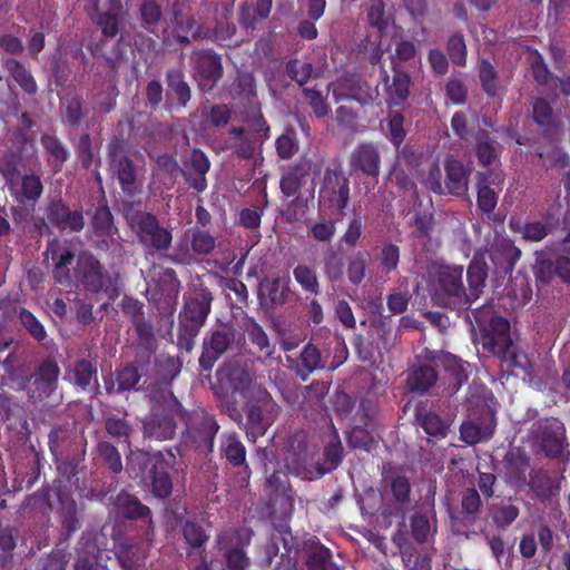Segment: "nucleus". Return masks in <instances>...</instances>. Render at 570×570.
Returning <instances> with one entry per match:
<instances>
[{
  "instance_id": "nucleus-1",
  "label": "nucleus",
  "mask_w": 570,
  "mask_h": 570,
  "mask_svg": "<svg viewBox=\"0 0 570 570\" xmlns=\"http://www.w3.org/2000/svg\"><path fill=\"white\" fill-rule=\"evenodd\" d=\"M183 413V403L171 391L163 394L141 421L142 438L157 442L174 440Z\"/></svg>"
},
{
  "instance_id": "nucleus-2",
  "label": "nucleus",
  "mask_w": 570,
  "mask_h": 570,
  "mask_svg": "<svg viewBox=\"0 0 570 570\" xmlns=\"http://www.w3.org/2000/svg\"><path fill=\"white\" fill-rule=\"evenodd\" d=\"M52 491L50 487H41L29 497V505L41 510L42 513L55 511L59 524V538L69 541L81 528V513L71 493L65 491L60 485L55 490L58 505L53 508L51 503Z\"/></svg>"
},
{
  "instance_id": "nucleus-3",
  "label": "nucleus",
  "mask_w": 570,
  "mask_h": 570,
  "mask_svg": "<svg viewBox=\"0 0 570 570\" xmlns=\"http://www.w3.org/2000/svg\"><path fill=\"white\" fill-rule=\"evenodd\" d=\"M463 266H440L431 281V296L439 306L466 312L471 301L463 282Z\"/></svg>"
},
{
  "instance_id": "nucleus-4",
  "label": "nucleus",
  "mask_w": 570,
  "mask_h": 570,
  "mask_svg": "<svg viewBox=\"0 0 570 570\" xmlns=\"http://www.w3.org/2000/svg\"><path fill=\"white\" fill-rule=\"evenodd\" d=\"M69 287H75L92 295L105 293L109 299H115L119 296V289L112 284L109 272L89 250H82L78 254Z\"/></svg>"
},
{
  "instance_id": "nucleus-5",
  "label": "nucleus",
  "mask_w": 570,
  "mask_h": 570,
  "mask_svg": "<svg viewBox=\"0 0 570 570\" xmlns=\"http://www.w3.org/2000/svg\"><path fill=\"white\" fill-rule=\"evenodd\" d=\"M183 412L180 445L213 452L215 438L220 429L215 415L202 406L188 410L183 405Z\"/></svg>"
},
{
  "instance_id": "nucleus-6",
  "label": "nucleus",
  "mask_w": 570,
  "mask_h": 570,
  "mask_svg": "<svg viewBox=\"0 0 570 570\" xmlns=\"http://www.w3.org/2000/svg\"><path fill=\"white\" fill-rule=\"evenodd\" d=\"M244 409L246 413L244 429L247 438L253 442L266 434L281 411L271 393L262 387L246 399Z\"/></svg>"
},
{
  "instance_id": "nucleus-7",
  "label": "nucleus",
  "mask_w": 570,
  "mask_h": 570,
  "mask_svg": "<svg viewBox=\"0 0 570 570\" xmlns=\"http://www.w3.org/2000/svg\"><path fill=\"white\" fill-rule=\"evenodd\" d=\"M132 222L138 243L146 255L163 256L171 247L173 233L160 224L155 214L138 212Z\"/></svg>"
},
{
  "instance_id": "nucleus-8",
  "label": "nucleus",
  "mask_w": 570,
  "mask_h": 570,
  "mask_svg": "<svg viewBox=\"0 0 570 570\" xmlns=\"http://www.w3.org/2000/svg\"><path fill=\"white\" fill-rule=\"evenodd\" d=\"M60 373L55 358L47 357L40 361L28 380L21 381L26 385L28 400L32 404H38L51 397L58 389Z\"/></svg>"
},
{
  "instance_id": "nucleus-9",
  "label": "nucleus",
  "mask_w": 570,
  "mask_h": 570,
  "mask_svg": "<svg viewBox=\"0 0 570 570\" xmlns=\"http://www.w3.org/2000/svg\"><path fill=\"white\" fill-rule=\"evenodd\" d=\"M109 169L117 178L122 193L129 197L139 193L137 168L128 155V148L122 139H111L107 146Z\"/></svg>"
},
{
  "instance_id": "nucleus-10",
  "label": "nucleus",
  "mask_w": 570,
  "mask_h": 570,
  "mask_svg": "<svg viewBox=\"0 0 570 570\" xmlns=\"http://www.w3.org/2000/svg\"><path fill=\"white\" fill-rule=\"evenodd\" d=\"M250 535L245 541L240 539V530H224L216 535L214 549L217 551L218 564L222 570H247L250 559L245 548L249 544Z\"/></svg>"
},
{
  "instance_id": "nucleus-11",
  "label": "nucleus",
  "mask_w": 570,
  "mask_h": 570,
  "mask_svg": "<svg viewBox=\"0 0 570 570\" xmlns=\"http://www.w3.org/2000/svg\"><path fill=\"white\" fill-rule=\"evenodd\" d=\"M318 203L338 214H345L350 203V179L341 165L325 169L320 187Z\"/></svg>"
},
{
  "instance_id": "nucleus-12",
  "label": "nucleus",
  "mask_w": 570,
  "mask_h": 570,
  "mask_svg": "<svg viewBox=\"0 0 570 570\" xmlns=\"http://www.w3.org/2000/svg\"><path fill=\"white\" fill-rule=\"evenodd\" d=\"M484 314H490V308L473 312L475 323L481 333L482 347L484 351L497 355L504 347H509L512 338L510 335V323L507 318L492 315L487 323Z\"/></svg>"
},
{
  "instance_id": "nucleus-13",
  "label": "nucleus",
  "mask_w": 570,
  "mask_h": 570,
  "mask_svg": "<svg viewBox=\"0 0 570 570\" xmlns=\"http://www.w3.org/2000/svg\"><path fill=\"white\" fill-rule=\"evenodd\" d=\"M534 275L538 282L549 283L554 277L563 283H570V248L561 253L550 249L535 252Z\"/></svg>"
},
{
  "instance_id": "nucleus-14",
  "label": "nucleus",
  "mask_w": 570,
  "mask_h": 570,
  "mask_svg": "<svg viewBox=\"0 0 570 570\" xmlns=\"http://www.w3.org/2000/svg\"><path fill=\"white\" fill-rule=\"evenodd\" d=\"M236 331L232 325H222L210 331L203 341V350L198 360L204 372H210L215 363L232 347Z\"/></svg>"
},
{
  "instance_id": "nucleus-15",
  "label": "nucleus",
  "mask_w": 570,
  "mask_h": 570,
  "mask_svg": "<svg viewBox=\"0 0 570 570\" xmlns=\"http://www.w3.org/2000/svg\"><path fill=\"white\" fill-rule=\"evenodd\" d=\"M46 219L51 228L66 234L80 233L85 227V217L81 210H72L60 196L49 199L45 208Z\"/></svg>"
},
{
  "instance_id": "nucleus-16",
  "label": "nucleus",
  "mask_w": 570,
  "mask_h": 570,
  "mask_svg": "<svg viewBox=\"0 0 570 570\" xmlns=\"http://www.w3.org/2000/svg\"><path fill=\"white\" fill-rule=\"evenodd\" d=\"M531 474L532 469L529 454L521 448H510L502 460V478L504 482L514 489L532 488V478L528 479Z\"/></svg>"
},
{
  "instance_id": "nucleus-17",
  "label": "nucleus",
  "mask_w": 570,
  "mask_h": 570,
  "mask_svg": "<svg viewBox=\"0 0 570 570\" xmlns=\"http://www.w3.org/2000/svg\"><path fill=\"white\" fill-rule=\"evenodd\" d=\"M443 166L445 171L444 185L441 184L440 179L435 180L431 187L432 191L460 198L466 197L472 168L452 156L444 160Z\"/></svg>"
},
{
  "instance_id": "nucleus-18",
  "label": "nucleus",
  "mask_w": 570,
  "mask_h": 570,
  "mask_svg": "<svg viewBox=\"0 0 570 570\" xmlns=\"http://www.w3.org/2000/svg\"><path fill=\"white\" fill-rule=\"evenodd\" d=\"M502 186L503 177L501 174L491 169L476 173V207L483 215L490 217L494 213Z\"/></svg>"
},
{
  "instance_id": "nucleus-19",
  "label": "nucleus",
  "mask_w": 570,
  "mask_h": 570,
  "mask_svg": "<svg viewBox=\"0 0 570 570\" xmlns=\"http://www.w3.org/2000/svg\"><path fill=\"white\" fill-rule=\"evenodd\" d=\"M292 296L288 275L266 276L261 279L257 298L262 308L271 309L285 305Z\"/></svg>"
},
{
  "instance_id": "nucleus-20",
  "label": "nucleus",
  "mask_w": 570,
  "mask_h": 570,
  "mask_svg": "<svg viewBox=\"0 0 570 570\" xmlns=\"http://www.w3.org/2000/svg\"><path fill=\"white\" fill-rule=\"evenodd\" d=\"M46 254L52 261V278L61 286H70L72 268L76 265L77 256L71 246L62 245L59 240L48 242Z\"/></svg>"
},
{
  "instance_id": "nucleus-21",
  "label": "nucleus",
  "mask_w": 570,
  "mask_h": 570,
  "mask_svg": "<svg viewBox=\"0 0 570 570\" xmlns=\"http://www.w3.org/2000/svg\"><path fill=\"white\" fill-rule=\"evenodd\" d=\"M87 441L68 423L56 425L48 434V446L53 459L86 450Z\"/></svg>"
},
{
  "instance_id": "nucleus-22",
  "label": "nucleus",
  "mask_w": 570,
  "mask_h": 570,
  "mask_svg": "<svg viewBox=\"0 0 570 570\" xmlns=\"http://www.w3.org/2000/svg\"><path fill=\"white\" fill-rule=\"evenodd\" d=\"M350 169L352 174L377 180L381 171V151L379 146L374 142L357 145L350 157Z\"/></svg>"
},
{
  "instance_id": "nucleus-23",
  "label": "nucleus",
  "mask_w": 570,
  "mask_h": 570,
  "mask_svg": "<svg viewBox=\"0 0 570 570\" xmlns=\"http://www.w3.org/2000/svg\"><path fill=\"white\" fill-rule=\"evenodd\" d=\"M336 102L355 100L363 106L372 105L379 96L377 89H372L366 80L360 76H351L337 81L333 90Z\"/></svg>"
},
{
  "instance_id": "nucleus-24",
  "label": "nucleus",
  "mask_w": 570,
  "mask_h": 570,
  "mask_svg": "<svg viewBox=\"0 0 570 570\" xmlns=\"http://www.w3.org/2000/svg\"><path fill=\"white\" fill-rule=\"evenodd\" d=\"M190 61L200 86L209 85L212 88L223 77L222 58L213 49L193 50Z\"/></svg>"
},
{
  "instance_id": "nucleus-25",
  "label": "nucleus",
  "mask_w": 570,
  "mask_h": 570,
  "mask_svg": "<svg viewBox=\"0 0 570 570\" xmlns=\"http://www.w3.org/2000/svg\"><path fill=\"white\" fill-rule=\"evenodd\" d=\"M10 195L18 205L36 207L43 194V184L40 175L24 174L19 179L8 178Z\"/></svg>"
},
{
  "instance_id": "nucleus-26",
  "label": "nucleus",
  "mask_w": 570,
  "mask_h": 570,
  "mask_svg": "<svg viewBox=\"0 0 570 570\" xmlns=\"http://www.w3.org/2000/svg\"><path fill=\"white\" fill-rule=\"evenodd\" d=\"M220 455L227 464L234 469H242L240 475L244 481H248L252 470L247 463L246 446L236 432H227L220 436Z\"/></svg>"
},
{
  "instance_id": "nucleus-27",
  "label": "nucleus",
  "mask_w": 570,
  "mask_h": 570,
  "mask_svg": "<svg viewBox=\"0 0 570 570\" xmlns=\"http://www.w3.org/2000/svg\"><path fill=\"white\" fill-rule=\"evenodd\" d=\"M166 451L148 452L142 449L130 450L126 456V468L128 474L140 483H147L154 466L163 464L166 458Z\"/></svg>"
},
{
  "instance_id": "nucleus-28",
  "label": "nucleus",
  "mask_w": 570,
  "mask_h": 570,
  "mask_svg": "<svg viewBox=\"0 0 570 570\" xmlns=\"http://www.w3.org/2000/svg\"><path fill=\"white\" fill-rule=\"evenodd\" d=\"M180 446L175 445L166 450L168 459H164L163 464L154 466L150 475L148 476L146 485L149 487L154 497L159 499L168 498L173 492V481L169 474V469L176 463V454L179 453Z\"/></svg>"
},
{
  "instance_id": "nucleus-29",
  "label": "nucleus",
  "mask_w": 570,
  "mask_h": 570,
  "mask_svg": "<svg viewBox=\"0 0 570 570\" xmlns=\"http://www.w3.org/2000/svg\"><path fill=\"white\" fill-rule=\"evenodd\" d=\"M210 169V160L199 148H194L188 160L184 161L181 176L186 184L198 193L207 189L206 174Z\"/></svg>"
},
{
  "instance_id": "nucleus-30",
  "label": "nucleus",
  "mask_w": 570,
  "mask_h": 570,
  "mask_svg": "<svg viewBox=\"0 0 570 570\" xmlns=\"http://www.w3.org/2000/svg\"><path fill=\"white\" fill-rule=\"evenodd\" d=\"M218 386L215 390L238 392L247 399V391L252 384V376L247 370L232 363H224L216 371Z\"/></svg>"
},
{
  "instance_id": "nucleus-31",
  "label": "nucleus",
  "mask_w": 570,
  "mask_h": 570,
  "mask_svg": "<svg viewBox=\"0 0 570 570\" xmlns=\"http://www.w3.org/2000/svg\"><path fill=\"white\" fill-rule=\"evenodd\" d=\"M540 440L547 458H560L567 440L564 424L554 417L546 419L540 425Z\"/></svg>"
},
{
  "instance_id": "nucleus-32",
  "label": "nucleus",
  "mask_w": 570,
  "mask_h": 570,
  "mask_svg": "<svg viewBox=\"0 0 570 570\" xmlns=\"http://www.w3.org/2000/svg\"><path fill=\"white\" fill-rule=\"evenodd\" d=\"M381 81L384 83L386 92V104L390 107L404 106L410 96L411 76L407 71L393 68L392 82L384 68H381Z\"/></svg>"
},
{
  "instance_id": "nucleus-33",
  "label": "nucleus",
  "mask_w": 570,
  "mask_h": 570,
  "mask_svg": "<svg viewBox=\"0 0 570 570\" xmlns=\"http://www.w3.org/2000/svg\"><path fill=\"white\" fill-rule=\"evenodd\" d=\"M497 417L494 412L487 410L476 421L463 422L460 426V438L469 445L489 441L494 433Z\"/></svg>"
},
{
  "instance_id": "nucleus-34",
  "label": "nucleus",
  "mask_w": 570,
  "mask_h": 570,
  "mask_svg": "<svg viewBox=\"0 0 570 570\" xmlns=\"http://www.w3.org/2000/svg\"><path fill=\"white\" fill-rule=\"evenodd\" d=\"M153 368V362L142 358L141 356L134 357V361L127 364L121 370L117 371V384L118 391H130L137 386L140 380H144V384H153L150 381V372Z\"/></svg>"
},
{
  "instance_id": "nucleus-35",
  "label": "nucleus",
  "mask_w": 570,
  "mask_h": 570,
  "mask_svg": "<svg viewBox=\"0 0 570 570\" xmlns=\"http://www.w3.org/2000/svg\"><path fill=\"white\" fill-rule=\"evenodd\" d=\"M489 256L494 265L497 274H511L517 262L520 259L521 250L511 239L502 238L495 240L489 250Z\"/></svg>"
},
{
  "instance_id": "nucleus-36",
  "label": "nucleus",
  "mask_w": 570,
  "mask_h": 570,
  "mask_svg": "<svg viewBox=\"0 0 570 570\" xmlns=\"http://www.w3.org/2000/svg\"><path fill=\"white\" fill-rule=\"evenodd\" d=\"M101 0H88L85 9L90 19L106 38H115L119 32V12L121 10H100Z\"/></svg>"
},
{
  "instance_id": "nucleus-37",
  "label": "nucleus",
  "mask_w": 570,
  "mask_h": 570,
  "mask_svg": "<svg viewBox=\"0 0 570 570\" xmlns=\"http://www.w3.org/2000/svg\"><path fill=\"white\" fill-rule=\"evenodd\" d=\"M71 383L82 392L99 393L97 365L88 358L78 360L71 371Z\"/></svg>"
},
{
  "instance_id": "nucleus-38",
  "label": "nucleus",
  "mask_w": 570,
  "mask_h": 570,
  "mask_svg": "<svg viewBox=\"0 0 570 570\" xmlns=\"http://www.w3.org/2000/svg\"><path fill=\"white\" fill-rule=\"evenodd\" d=\"M325 365L321 350L312 342H308L303 346L298 361L291 367L305 382L314 372L324 370Z\"/></svg>"
},
{
  "instance_id": "nucleus-39",
  "label": "nucleus",
  "mask_w": 570,
  "mask_h": 570,
  "mask_svg": "<svg viewBox=\"0 0 570 570\" xmlns=\"http://www.w3.org/2000/svg\"><path fill=\"white\" fill-rule=\"evenodd\" d=\"M134 327L136 332L135 355L151 362L157 350L153 324L147 320H135Z\"/></svg>"
},
{
  "instance_id": "nucleus-40",
  "label": "nucleus",
  "mask_w": 570,
  "mask_h": 570,
  "mask_svg": "<svg viewBox=\"0 0 570 570\" xmlns=\"http://www.w3.org/2000/svg\"><path fill=\"white\" fill-rule=\"evenodd\" d=\"M60 112L63 124L78 128L82 125L89 111L85 107L82 96L70 92L60 98Z\"/></svg>"
},
{
  "instance_id": "nucleus-41",
  "label": "nucleus",
  "mask_w": 570,
  "mask_h": 570,
  "mask_svg": "<svg viewBox=\"0 0 570 570\" xmlns=\"http://www.w3.org/2000/svg\"><path fill=\"white\" fill-rule=\"evenodd\" d=\"M212 293L207 289H204L196 296L185 301L179 316L204 325L212 311Z\"/></svg>"
},
{
  "instance_id": "nucleus-42",
  "label": "nucleus",
  "mask_w": 570,
  "mask_h": 570,
  "mask_svg": "<svg viewBox=\"0 0 570 570\" xmlns=\"http://www.w3.org/2000/svg\"><path fill=\"white\" fill-rule=\"evenodd\" d=\"M117 512L127 520H147L150 518V509L139 499L126 491H120L115 500Z\"/></svg>"
},
{
  "instance_id": "nucleus-43",
  "label": "nucleus",
  "mask_w": 570,
  "mask_h": 570,
  "mask_svg": "<svg viewBox=\"0 0 570 570\" xmlns=\"http://www.w3.org/2000/svg\"><path fill=\"white\" fill-rule=\"evenodd\" d=\"M40 142L47 155L48 165L52 168L53 173H59L69 159L67 147L58 136L48 132L41 135Z\"/></svg>"
},
{
  "instance_id": "nucleus-44",
  "label": "nucleus",
  "mask_w": 570,
  "mask_h": 570,
  "mask_svg": "<svg viewBox=\"0 0 570 570\" xmlns=\"http://www.w3.org/2000/svg\"><path fill=\"white\" fill-rule=\"evenodd\" d=\"M474 151L479 165L485 168L491 166L501 154L497 139L484 129H479L475 134Z\"/></svg>"
},
{
  "instance_id": "nucleus-45",
  "label": "nucleus",
  "mask_w": 570,
  "mask_h": 570,
  "mask_svg": "<svg viewBox=\"0 0 570 570\" xmlns=\"http://www.w3.org/2000/svg\"><path fill=\"white\" fill-rule=\"evenodd\" d=\"M415 417L423 431L438 440L448 435L450 423L436 412L417 406Z\"/></svg>"
},
{
  "instance_id": "nucleus-46",
  "label": "nucleus",
  "mask_w": 570,
  "mask_h": 570,
  "mask_svg": "<svg viewBox=\"0 0 570 570\" xmlns=\"http://www.w3.org/2000/svg\"><path fill=\"white\" fill-rule=\"evenodd\" d=\"M323 463L316 464V473L322 476L331 473L342 463L343 460V445L337 431L334 429L333 434L323 450Z\"/></svg>"
},
{
  "instance_id": "nucleus-47",
  "label": "nucleus",
  "mask_w": 570,
  "mask_h": 570,
  "mask_svg": "<svg viewBox=\"0 0 570 570\" xmlns=\"http://www.w3.org/2000/svg\"><path fill=\"white\" fill-rule=\"evenodd\" d=\"M3 68L9 76L17 82L23 92L33 96L38 91V86L31 71L16 58H7L3 61Z\"/></svg>"
},
{
  "instance_id": "nucleus-48",
  "label": "nucleus",
  "mask_w": 570,
  "mask_h": 570,
  "mask_svg": "<svg viewBox=\"0 0 570 570\" xmlns=\"http://www.w3.org/2000/svg\"><path fill=\"white\" fill-rule=\"evenodd\" d=\"M92 233L96 237H112L118 234L107 200L102 197L90 220Z\"/></svg>"
},
{
  "instance_id": "nucleus-49",
  "label": "nucleus",
  "mask_w": 570,
  "mask_h": 570,
  "mask_svg": "<svg viewBox=\"0 0 570 570\" xmlns=\"http://www.w3.org/2000/svg\"><path fill=\"white\" fill-rule=\"evenodd\" d=\"M487 276V263L483 261V258L474 256L470 262L466 271V279L469 284V288L466 289V292L470 297L471 304H473L480 297L485 285Z\"/></svg>"
},
{
  "instance_id": "nucleus-50",
  "label": "nucleus",
  "mask_w": 570,
  "mask_h": 570,
  "mask_svg": "<svg viewBox=\"0 0 570 570\" xmlns=\"http://www.w3.org/2000/svg\"><path fill=\"white\" fill-rule=\"evenodd\" d=\"M165 81L168 88L167 96H175L179 107H186L191 99V90L186 81L185 73L180 69H169Z\"/></svg>"
},
{
  "instance_id": "nucleus-51",
  "label": "nucleus",
  "mask_w": 570,
  "mask_h": 570,
  "mask_svg": "<svg viewBox=\"0 0 570 570\" xmlns=\"http://www.w3.org/2000/svg\"><path fill=\"white\" fill-rule=\"evenodd\" d=\"M104 429L110 439L119 443H126L130 448V438L135 433V429L125 416L120 417L115 414L105 415Z\"/></svg>"
},
{
  "instance_id": "nucleus-52",
  "label": "nucleus",
  "mask_w": 570,
  "mask_h": 570,
  "mask_svg": "<svg viewBox=\"0 0 570 570\" xmlns=\"http://www.w3.org/2000/svg\"><path fill=\"white\" fill-rule=\"evenodd\" d=\"M308 174L303 167H295L285 173L279 181V188L284 196L296 197L295 202H303V196L298 195L299 189L306 184Z\"/></svg>"
},
{
  "instance_id": "nucleus-53",
  "label": "nucleus",
  "mask_w": 570,
  "mask_h": 570,
  "mask_svg": "<svg viewBox=\"0 0 570 570\" xmlns=\"http://www.w3.org/2000/svg\"><path fill=\"white\" fill-rule=\"evenodd\" d=\"M438 381V373L431 365H420L409 374L406 384L411 392L423 394Z\"/></svg>"
},
{
  "instance_id": "nucleus-54",
  "label": "nucleus",
  "mask_w": 570,
  "mask_h": 570,
  "mask_svg": "<svg viewBox=\"0 0 570 570\" xmlns=\"http://www.w3.org/2000/svg\"><path fill=\"white\" fill-rule=\"evenodd\" d=\"M146 558L142 544L126 541L119 546L118 559L127 570H142Z\"/></svg>"
},
{
  "instance_id": "nucleus-55",
  "label": "nucleus",
  "mask_w": 570,
  "mask_h": 570,
  "mask_svg": "<svg viewBox=\"0 0 570 570\" xmlns=\"http://www.w3.org/2000/svg\"><path fill=\"white\" fill-rule=\"evenodd\" d=\"M14 314L24 331L36 342L42 343L48 338V332L45 325L31 311L23 306H14Z\"/></svg>"
},
{
  "instance_id": "nucleus-56",
  "label": "nucleus",
  "mask_w": 570,
  "mask_h": 570,
  "mask_svg": "<svg viewBox=\"0 0 570 570\" xmlns=\"http://www.w3.org/2000/svg\"><path fill=\"white\" fill-rule=\"evenodd\" d=\"M482 501L476 489L469 488L462 492L461 497V521L464 525H472L478 520L482 511Z\"/></svg>"
},
{
  "instance_id": "nucleus-57",
  "label": "nucleus",
  "mask_w": 570,
  "mask_h": 570,
  "mask_svg": "<svg viewBox=\"0 0 570 570\" xmlns=\"http://www.w3.org/2000/svg\"><path fill=\"white\" fill-rule=\"evenodd\" d=\"M181 534L190 550H204L209 540L204 524L196 520H186L181 523Z\"/></svg>"
},
{
  "instance_id": "nucleus-58",
  "label": "nucleus",
  "mask_w": 570,
  "mask_h": 570,
  "mask_svg": "<svg viewBox=\"0 0 570 570\" xmlns=\"http://www.w3.org/2000/svg\"><path fill=\"white\" fill-rule=\"evenodd\" d=\"M204 325L178 315L177 342L179 351L191 352L195 340Z\"/></svg>"
},
{
  "instance_id": "nucleus-59",
  "label": "nucleus",
  "mask_w": 570,
  "mask_h": 570,
  "mask_svg": "<svg viewBox=\"0 0 570 570\" xmlns=\"http://www.w3.org/2000/svg\"><path fill=\"white\" fill-rule=\"evenodd\" d=\"M244 331L250 343L255 345L261 353H265L266 358H272L274 347H271L266 332L253 317H248L245 321Z\"/></svg>"
},
{
  "instance_id": "nucleus-60",
  "label": "nucleus",
  "mask_w": 570,
  "mask_h": 570,
  "mask_svg": "<svg viewBox=\"0 0 570 570\" xmlns=\"http://www.w3.org/2000/svg\"><path fill=\"white\" fill-rule=\"evenodd\" d=\"M345 263L343 257L328 247L323 257V274L330 283H341L344 278Z\"/></svg>"
},
{
  "instance_id": "nucleus-61",
  "label": "nucleus",
  "mask_w": 570,
  "mask_h": 570,
  "mask_svg": "<svg viewBox=\"0 0 570 570\" xmlns=\"http://www.w3.org/2000/svg\"><path fill=\"white\" fill-rule=\"evenodd\" d=\"M511 230L520 233L522 238L528 242L538 243L544 239L552 232V224L549 219L527 222L523 224L521 229L514 228V220L511 219L509 223Z\"/></svg>"
},
{
  "instance_id": "nucleus-62",
  "label": "nucleus",
  "mask_w": 570,
  "mask_h": 570,
  "mask_svg": "<svg viewBox=\"0 0 570 570\" xmlns=\"http://www.w3.org/2000/svg\"><path fill=\"white\" fill-rule=\"evenodd\" d=\"M495 356L500 358L502 366H505L507 370L520 368L525 372L530 368L528 355L513 341H511L509 347H504Z\"/></svg>"
},
{
  "instance_id": "nucleus-63",
  "label": "nucleus",
  "mask_w": 570,
  "mask_h": 570,
  "mask_svg": "<svg viewBox=\"0 0 570 570\" xmlns=\"http://www.w3.org/2000/svg\"><path fill=\"white\" fill-rule=\"evenodd\" d=\"M118 95L117 86L109 83L106 88L100 89L94 95L92 110L101 115L110 114L117 107Z\"/></svg>"
},
{
  "instance_id": "nucleus-64",
  "label": "nucleus",
  "mask_w": 570,
  "mask_h": 570,
  "mask_svg": "<svg viewBox=\"0 0 570 570\" xmlns=\"http://www.w3.org/2000/svg\"><path fill=\"white\" fill-rule=\"evenodd\" d=\"M96 452L102 463L114 474H120L124 470L122 460L118 449L109 441H99Z\"/></svg>"
}]
</instances>
